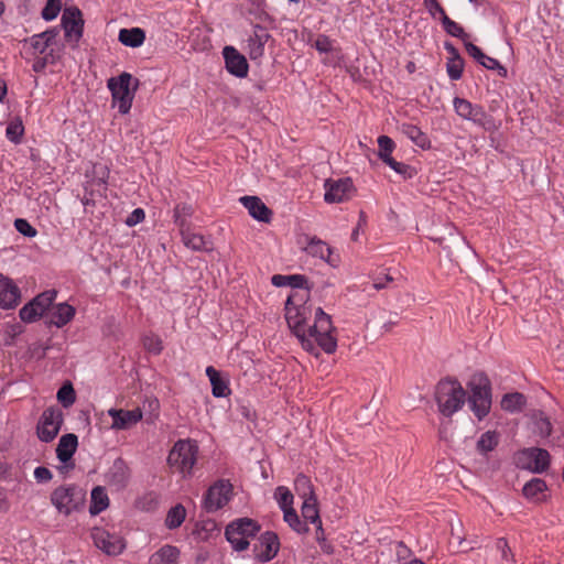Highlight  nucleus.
Returning <instances> with one entry per match:
<instances>
[{"instance_id": "nucleus-20", "label": "nucleus", "mask_w": 564, "mask_h": 564, "mask_svg": "<svg viewBox=\"0 0 564 564\" xmlns=\"http://www.w3.org/2000/svg\"><path fill=\"white\" fill-rule=\"evenodd\" d=\"M56 34L55 30H47L45 32L34 34L30 39L25 40L24 48L26 53L34 57L44 54Z\"/></svg>"}, {"instance_id": "nucleus-4", "label": "nucleus", "mask_w": 564, "mask_h": 564, "mask_svg": "<svg viewBox=\"0 0 564 564\" xmlns=\"http://www.w3.org/2000/svg\"><path fill=\"white\" fill-rule=\"evenodd\" d=\"M470 394L468 403L478 420L488 415L491 408V387L489 379L482 375H474L468 383Z\"/></svg>"}, {"instance_id": "nucleus-30", "label": "nucleus", "mask_w": 564, "mask_h": 564, "mask_svg": "<svg viewBox=\"0 0 564 564\" xmlns=\"http://www.w3.org/2000/svg\"><path fill=\"white\" fill-rule=\"evenodd\" d=\"M301 511H302V517L305 520V523L311 522L313 524H317V529L319 531H323L322 521H321L319 512H318V508H317L316 497L308 498V499L304 500Z\"/></svg>"}, {"instance_id": "nucleus-55", "label": "nucleus", "mask_w": 564, "mask_h": 564, "mask_svg": "<svg viewBox=\"0 0 564 564\" xmlns=\"http://www.w3.org/2000/svg\"><path fill=\"white\" fill-rule=\"evenodd\" d=\"M424 2L432 17H435L436 13H438L441 18L447 15L437 0H424Z\"/></svg>"}, {"instance_id": "nucleus-54", "label": "nucleus", "mask_w": 564, "mask_h": 564, "mask_svg": "<svg viewBox=\"0 0 564 564\" xmlns=\"http://www.w3.org/2000/svg\"><path fill=\"white\" fill-rule=\"evenodd\" d=\"M145 213L142 208H135L127 218L126 224L130 227L143 221Z\"/></svg>"}, {"instance_id": "nucleus-2", "label": "nucleus", "mask_w": 564, "mask_h": 564, "mask_svg": "<svg viewBox=\"0 0 564 564\" xmlns=\"http://www.w3.org/2000/svg\"><path fill=\"white\" fill-rule=\"evenodd\" d=\"M435 399L440 412L445 416H451L465 404L466 391L458 380L448 378L437 383Z\"/></svg>"}, {"instance_id": "nucleus-46", "label": "nucleus", "mask_w": 564, "mask_h": 564, "mask_svg": "<svg viewBox=\"0 0 564 564\" xmlns=\"http://www.w3.org/2000/svg\"><path fill=\"white\" fill-rule=\"evenodd\" d=\"M534 431L542 437H546L552 432V424L549 417L540 412L534 416Z\"/></svg>"}, {"instance_id": "nucleus-43", "label": "nucleus", "mask_w": 564, "mask_h": 564, "mask_svg": "<svg viewBox=\"0 0 564 564\" xmlns=\"http://www.w3.org/2000/svg\"><path fill=\"white\" fill-rule=\"evenodd\" d=\"M142 344L147 351L160 355L163 350V343L159 335L150 333L142 337Z\"/></svg>"}, {"instance_id": "nucleus-3", "label": "nucleus", "mask_w": 564, "mask_h": 564, "mask_svg": "<svg viewBox=\"0 0 564 564\" xmlns=\"http://www.w3.org/2000/svg\"><path fill=\"white\" fill-rule=\"evenodd\" d=\"M198 457V445L191 440L177 441L167 456V463L172 469L188 477L193 474V468Z\"/></svg>"}, {"instance_id": "nucleus-10", "label": "nucleus", "mask_w": 564, "mask_h": 564, "mask_svg": "<svg viewBox=\"0 0 564 564\" xmlns=\"http://www.w3.org/2000/svg\"><path fill=\"white\" fill-rule=\"evenodd\" d=\"M62 25L66 41L76 47L83 36L84 20L82 11L77 7H67L62 14Z\"/></svg>"}, {"instance_id": "nucleus-52", "label": "nucleus", "mask_w": 564, "mask_h": 564, "mask_svg": "<svg viewBox=\"0 0 564 564\" xmlns=\"http://www.w3.org/2000/svg\"><path fill=\"white\" fill-rule=\"evenodd\" d=\"M14 227L21 235L29 238L35 237L37 234L36 229L26 219H15Z\"/></svg>"}, {"instance_id": "nucleus-24", "label": "nucleus", "mask_w": 564, "mask_h": 564, "mask_svg": "<svg viewBox=\"0 0 564 564\" xmlns=\"http://www.w3.org/2000/svg\"><path fill=\"white\" fill-rule=\"evenodd\" d=\"M206 376L212 384V393L216 398H224L230 394L229 382L213 366L206 368Z\"/></svg>"}, {"instance_id": "nucleus-37", "label": "nucleus", "mask_w": 564, "mask_h": 564, "mask_svg": "<svg viewBox=\"0 0 564 564\" xmlns=\"http://www.w3.org/2000/svg\"><path fill=\"white\" fill-rule=\"evenodd\" d=\"M499 443V435L496 431H487L477 442V451L484 455L494 451Z\"/></svg>"}, {"instance_id": "nucleus-28", "label": "nucleus", "mask_w": 564, "mask_h": 564, "mask_svg": "<svg viewBox=\"0 0 564 564\" xmlns=\"http://www.w3.org/2000/svg\"><path fill=\"white\" fill-rule=\"evenodd\" d=\"M178 557L180 550L166 544L150 556L149 564H177Z\"/></svg>"}, {"instance_id": "nucleus-14", "label": "nucleus", "mask_w": 564, "mask_h": 564, "mask_svg": "<svg viewBox=\"0 0 564 564\" xmlns=\"http://www.w3.org/2000/svg\"><path fill=\"white\" fill-rule=\"evenodd\" d=\"M108 415L112 419L111 429L117 431L129 430L138 424L143 417L142 410L140 408H135L133 410L109 409Z\"/></svg>"}, {"instance_id": "nucleus-40", "label": "nucleus", "mask_w": 564, "mask_h": 564, "mask_svg": "<svg viewBox=\"0 0 564 564\" xmlns=\"http://www.w3.org/2000/svg\"><path fill=\"white\" fill-rule=\"evenodd\" d=\"M186 517V510L182 505L171 508L166 514L165 524L169 529L181 527Z\"/></svg>"}, {"instance_id": "nucleus-21", "label": "nucleus", "mask_w": 564, "mask_h": 564, "mask_svg": "<svg viewBox=\"0 0 564 564\" xmlns=\"http://www.w3.org/2000/svg\"><path fill=\"white\" fill-rule=\"evenodd\" d=\"M239 202L252 218L262 223H270L272 210L258 196H242Z\"/></svg>"}, {"instance_id": "nucleus-62", "label": "nucleus", "mask_w": 564, "mask_h": 564, "mask_svg": "<svg viewBox=\"0 0 564 564\" xmlns=\"http://www.w3.org/2000/svg\"><path fill=\"white\" fill-rule=\"evenodd\" d=\"M444 47L447 51V53L451 55L449 58L462 57L459 55L458 50L452 43L445 42Z\"/></svg>"}, {"instance_id": "nucleus-26", "label": "nucleus", "mask_w": 564, "mask_h": 564, "mask_svg": "<svg viewBox=\"0 0 564 564\" xmlns=\"http://www.w3.org/2000/svg\"><path fill=\"white\" fill-rule=\"evenodd\" d=\"M78 445V438L75 434L68 433L59 438L56 447L57 458L62 463H67L75 454Z\"/></svg>"}, {"instance_id": "nucleus-23", "label": "nucleus", "mask_w": 564, "mask_h": 564, "mask_svg": "<svg viewBox=\"0 0 564 564\" xmlns=\"http://www.w3.org/2000/svg\"><path fill=\"white\" fill-rule=\"evenodd\" d=\"M75 313V308L67 303L56 304L50 311V324L62 328L74 318Z\"/></svg>"}, {"instance_id": "nucleus-50", "label": "nucleus", "mask_w": 564, "mask_h": 564, "mask_svg": "<svg viewBox=\"0 0 564 564\" xmlns=\"http://www.w3.org/2000/svg\"><path fill=\"white\" fill-rule=\"evenodd\" d=\"M497 549L500 551L501 561L507 563H514V554L512 553L511 549L508 545V542L506 539L500 538L496 542Z\"/></svg>"}, {"instance_id": "nucleus-36", "label": "nucleus", "mask_w": 564, "mask_h": 564, "mask_svg": "<svg viewBox=\"0 0 564 564\" xmlns=\"http://www.w3.org/2000/svg\"><path fill=\"white\" fill-rule=\"evenodd\" d=\"M525 404V397L522 393H507L501 400V408L509 412L521 411Z\"/></svg>"}, {"instance_id": "nucleus-51", "label": "nucleus", "mask_w": 564, "mask_h": 564, "mask_svg": "<svg viewBox=\"0 0 564 564\" xmlns=\"http://www.w3.org/2000/svg\"><path fill=\"white\" fill-rule=\"evenodd\" d=\"M487 69L498 70V74L502 77L507 76V69L499 63L498 59L484 55V58L479 62Z\"/></svg>"}, {"instance_id": "nucleus-15", "label": "nucleus", "mask_w": 564, "mask_h": 564, "mask_svg": "<svg viewBox=\"0 0 564 564\" xmlns=\"http://www.w3.org/2000/svg\"><path fill=\"white\" fill-rule=\"evenodd\" d=\"M453 106L456 113L463 119L485 126L487 115L481 106L474 105L469 100L459 97L454 98Z\"/></svg>"}, {"instance_id": "nucleus-8", "label": "nucleus", "mask_w": 564, "mask_h": 564, "mask_svg": "<svg viewBox=\"0 0 564 564\" xmlns=\"http://www.w3.org/2000/svg\"><path fill=\"white\" fill-rule=\"evenodd\" d=\"M57 292L55 290L41 293L20 310V318L25 323L37 321L53 304Z\"/></svg>"}, {"instance_id": "nucleus-17", "label": "nucleus", "mask_w": 564, "mask_h": 564, "mask_svg": "<svg viewBox=\"0 0 564 564\" xmlns=\"http://www.w3.org/2000/svg\"><path fill=\"white\" fill-rule=\"evenodd\" d=\"M378 156L380 160L386 163L388 166H390L393 171H395L398 174H405L409 166L404 163L395 161L391 154L393 150L395 149L394 141L388 137V135H380L378 138Z\"/></svg>"}, {"instance_id": "nucleus-58", "label": "nucleus", "mask_w": 564, "mask_h": 564, "mask_svg": "<svg viewBox=\"0 0 564 564\" xmlns=\"http://www.w3.org/2000/svg\"><path fill=\"white\" fill-rule=\"evenodd\" d=\"M289 286L302 289L305 288L307 284V280L304 275L301 274H293L289 275Z\"/></svg>"}, {"instance_id": "nucleus-48", "label": "nucleus", "mask_w": 564, "mask_h": 564, "mask_svg": "<svg viewBox=\"0 0 564 564\" xmlns=\"http://www.w3.org/2000/svg\"><path fill=\"white\" fill-rule=\"evenodd\" d=\"M57 400L65 406H69L75 402V390L70 383H66L57 391Z\"/></svg>"}, {"instance_id": "nucleus-18", "label": "nucleus", "mask_w": 564, "mask_h": 564, "mask_svg": "<svg viewBox=\"0 0 564 564\" xmlns=\"http://www.w3.org/2000/svg\"><path fill=\"white\" fill-rule=\"evenodd\" d=\"M223 55L226 63V69L236 77L242 78L248 74V62L234 46H225Z\"/></svg>"}, {"instance_id": "nucleus-9", "label": "nucleus", "mask_w": 564, "mask_h": 564, "mask_svg": "<svg viewBox=\"0 0 564 564\" xmlns=\"http://www.w3.org/2000/svg\"><path fill=\"white\" fill-rule=\"evenodd\" d=\"M232 495V485L228 480H218L212 485L203 500L204 509L207 512H215L225 507Z\"/></svg>"}, {"instance_id": "nucleus-59", "label": "nucleus", "mask_w": 564, "mask_h": 564, "mask_svg": "<svg viewBox=\"0 0 564 564\" xmlns=\"http://www.w3.org/2000/svg\"><path fill=\"white\" fill-rule=\"evenodd\" d=\"M271 282L275 286H289V275L274 274L271 279Z\"/></svg>"}, {"instance_id": "nucleus-27", "label": "nucleus", "mask_w": 564, "mask_h": 564, "mask_svg": "<svg viewBox=\"0 0 564 564\" xmlns=\"http://www.w3.org/2000/svg\"><path fill=\"white\" fill-rule=\"evenodd\" d=\"M399 130L408 137L416 147L427 150L431 148V141L426 133L419 127L404 122L399 126Z\"/></svg>"}, {"instance_id": "nucleus-31", "label": "nucleus", "mask_w": 564, "mask_h": 564, "mask_svg": "<svg viewBox=\"0 0 564 564\" xmlns=\"http://www.w3.org/2000/svg\"><path fill=\"white\" fill-rule=\"evenodd\" d=\"M545 490V481L541 478H533L523 486L522 494L529 500L541 501Z\"/></svg>"}, {"instance_id": "nucleus-19", "label": "nucleus", "mask_w": 564, "mask_h": 564, "mask_svg": "<svg viewBox=\"0 0 564 564\" xmlns=\"http://www.w3.org/2000/svg\"><path fill=\"white\" fill-rule=\"evenodd\" d=\"M270 34L267 29L257 24L253 28L252 34L247 40V52L251 59H258L264 54V46Z\"/></svg>"}, {"instance_id": "nucleus-35", "label": "nucleus", "mask_w": 564, "mask_h": 564, "mask_svg": "<svg viewBox=\"0 0 564 564\" xmlns=\"http://www.w3.org/2000/svg\"><path fill=\"white\" fill-rule=\"evenodd\" d=\"M193 213L194 208L189 204L180 203L175 206L173 218L180 231L189 228L188 219L192 217Z\"/></svg>"}, {"instance_id": "nucleus-57", "label": "nucleus", "mask_w": 564, "mask_h": 564, "mask_svg": "<svg viewBox=\"0 0 564 564\" xmlns=\"http://www.w3.org/2000/svg\"><path fill=\"white\" fill-rule=\"evenodd\" d=\"M465 48L467 53L475 58L478 63L484 58L485 53L481 51L480 47L473 44L471 42L466 41L465 42Z\"/></svg>"}, {"instance_id": "nucleus-49", "label": "nucleus", "mask_w": 564, "mask_h": 564, "mask_svg": "<svg viewBox=\"0 0 564 564\" xmlns=\"http://www.w3.org/2000/svg\"><path fill=\"white\" fill-rule=\"evenodd\" d=\"M61 11V0H47L42 10V18L46 21L54 20Z\"/></svg>"}, {"instance_id": "nucleus-64", "label": "nucleus", "mask_w": 564, "mask_h": 564, "mask_svg": "<svg viewBox=\"0 0 564 564\" xmlns=\"http://www.w3.org/2000/svg\"><path fill=\"white\" fill-rule=\"evenodd\" d=\"M8 88L3 79H0V102H2L7 96Z\"/></svg>"}, {"instance_id": "nucleus-63", "label": "nucleus", "mask_w": 564, "mask_h": 564, "mask_svg": "<svg viewBox=\"0 0 564 564\" xmlns=\"http://www.w3.org/2000/svg\"><path fill=\"white\" fill-rule=\"evenodd\" d=\"M115 469L117 470L115 473V476L120 474V481H124L126 480V474H124V466H123V464L122 463L115 464Z\"/></svg>"}, {"instance_id": "nucleus-61", "label": "nucleus", "mask_w": 564, "mask_h": 564, "mask_svg": "<svg viewBox=\"0 0 564 564\" xmlns=\"http://www.w3.org/2000/svg\"><path fill=\"white\" fill-rule=\"evenodd\" d=\"M46 66V57H36V61L33 64L34 72H42Z\"/></svg>"}, {"instance_id": "nucleus-7", "label": "nucleus", "mask_w": 564, "mask_h": 564, "mask_svg": "<svg viewBox=\"0 0 564 564\" xmlns=\"http://www.w3.org/2000/svg\"><path fill=\"white\" fill-rule=\"evenodd\" d=\"M63 422L64 417L61 409L54 406L45 409L36 426L39 438L46 443L53 441L57 436Z\"/></svg>"}, {"instance_id": "nucleus-41", "label": "nucleus", "mask_w": 564, "mask_h": 564, "mask_svg": "<svg viewBox=\"0 0 564 564\" xmlns=\"http://www.w3.org/2000/svg\"><path fill=\"white\" fill-rule=\"evenodd\" d=\"M441 22L447 34L460 39L464 41V43L469 37V35L464 31L463 26L448 18V15L442 17Z\"/></svg>"}, {"instance_id": "nucleus-1", "label": "nucleus", "mask_w": 564, "mask_h": 564, "mask_svg": "<svg viewBox=\"0 0 564 564\" xmlns=\"http://www.w3.org/2000/svg\"><path fill=\"white\" fill-rule=\"evenodd\" d=\"M306 311L305 306L294 305L291 296H289L285 303V318L289 327L305 350L317 355V347H319L326 354L334 352L337 340L333 334L334 327L330 316L318 307L315 311L314 324L306 325Z\"/></svg>"}, {"instance_id": "nucleus-39", "label": "nucleus", "mask_w": 564, "mask_h": 564, "mask_svg": "<svg viewBox=\"0 0 564 564\" xmlns=\"http://www.w3.org/2000/svg\"><path fill=\"white\" fill-rule=\"evenodd\" d=\"M232 523L234 525L238 527L239 532H241V534L248 541L260 531V525L254 520L249 518H241L232 521Z\"/></svg>"}, {"instance_id": "nucleus-60", "label": "nucleus", "mask_w": 564, "mask_h": 564, "mask_svg": "<svg viewBox=\"0 0 564 564\" xmlns=\"http://www.w3.org/2000/svg\"><path fill=\"white\" fill-rule=\"evenodd\" d=\"M410 549L403 542L398 543L397 556L399 561L405 560L410 555Z\"/></svg>"}, {"instance_id": "nucleus-12", "label": "nucleus", "mask_w": 564, "mask_h": 564, "mask_svg": "<svg viewBox=\"0 0 564 564\" xmlns=\"http://www.w3.org/2000/svg\"><path fill=\"white\" fill-rule=\"evenodd\" d=\"M324 199L327 203H343L354 194V184L350 178L327 180L325 182Z\"/></svg>"}, {"instance_id": "nucleus-47", "label": "nucleus", "mask_w": 564, "mask_h": 564, "mask_svg": "<svg viewBox=\"0 0 564 564\" xmlns=\"http://www.w3.org/2000/svg\"><path fill=\"white\" fill-rule=\"evenodd\" d=\"M446 70L448 74V77L452 80H458L460 79L464 70V61L462 57H455V58H448V62L446 64Z\"/></svg>"}, {"instance_id": "nucleus-29", "label": "nucleus", "mask_w": 564, "mask_h": 564, "mask_svg": "<svg viewBox=\"0 0 564 564\" xmlns=\"http://www.w3.org/2000/svg\"><path fill=\"white\" fill-rule=\"evenodd\" d=\"M118 40L126 46L139 47L145 41V33L140 28L121 29Z\"/></svg>"}, {"instance_id": "nucleus-16", "label": "nucleus", "mask_w": 564, "mask_h": 564, "mask_svg": "<svg viewBox=\"0 0 564 564\" xmlns=\"http://www.w3.org/2000/svg\"><path fill=\"white\" fill-rule=\"evenodd\" d=\"M21 300V291L15 282L9 276L0 273V307L3 310L14 308Z\"/></svg>"}, {"instance_id": "nucleus-22", "label": "nucleus", "mask_w": 564, "mask_h": 564, "mask_svg": "<svg viewBox=\"0 0 564 564\" xmlns=\"http://www.w3.org/2000/svg\"><path fill=\"white\" fill-rule=\"evenodd\" d=\"M522 455L528 460L525 467L534 473H543L550 465V454L543 448H528L522 452Z\"/></svg>"}, {"instance_id": "nucleus-11", "label": "nucleus", "mask_w": 564, "mask_h": 564, "mask_svg": "<svg viewBox=\"0 0 564 564\" xmlns=\"http://www.w3.org/2000/svg\"><path fill=\"white\" fill-rule=\"evenodd\" d=\"M90 538L95 546L107 555H118L124 550L122 538L102 528H94L90 532Z\"/></svg>"}, {"instance_id": "nucleus-33", "label": "nucleus", "mask_w": 564, "mask_h": 564, "mask_svg": "<svg viewBox=\"0 0 564 564\" xmlns=\"http://www.w3.org/2000/svg\"><path fill=\"white\" fill-rule=\"evenodd\" d=\"M109 506V498L106 490L102 487H96L91 491V502L89 512L93 516L99 514Z\"/></svg>"}, {"instance_id": "nucleus-38", "label": "nucleus", "mask_w": 564, "mask_h": 564, "mask_svg": "<svg viewBox=\"0 0 564 564\" xmlns=\"http://www.w3.org/2000/svg\"><path fill=\"white\" fill-rule=\"evenodd\" d=\"M294 487H295L296 494L303 500H306L308 498H314L315 497L311 479L307 476L303 475V474H300L295 478Z\"/></svg>"}, {"instance_id": "nucleus-34", "label": "nucleus", "mask_w": 564, "mask_h": 564, "mask_svg": "<svg viewBox=\"0 0 564 564\" xmlns=\"http://www.w3.org/2000/svg\"><path fill=\"white\" fill-rule=\"evenodd\" d=\"M228 542L236 551H245L249 546V541L239 532L238 527L230 522L225 530Z\"/></svg>"}, {"instance_id": "nucleus-56", "label": "nucleus", "mask_w": 564, "mask_h": 564, "mask_svg": "<svg viewBox=\"0 0 564 564\" xmlns=\"http://www.w3.org/2000/svg\"><path fill=\"white\" fill-rule=\"evenodd\" d=\"M34 478L39 482H46L53 478V474L48 468L40 466L34 470Z\"/></svg>"}, {"instance_id": "nucleus-45", "label": "nucleus", "mask_w": 564, "mask_h": 564, "mask_svg": "<svg viewBox=\"0 0 564 564\" xmlns=\"http://www.w3.org/2000/svg\"><path fill=\"white\" fill-rule=\"evenodd\" d=\"M274 498L282 510L293 508V495L288 487L279 486L275 489Z\"/></svg>"}, {"instance_id": "nucleus-44", "label": "nucleus", "mask_w": 564, "mask_h": 564, "mask_svg": "<svg viewBox=\"0 0 564 564\" xmlns=\"http://www.w3.org/2000/svg\"><path fill=\"white\" fill-rule=\"evenodd\" d=\"M312 46L321 54L332 53L336 51V41L325 34H318L312 43Z\"/></svg>"}, {"instance_id": "nucleus-25", "label": "nucleus", "mask_w": 564, "mask_h": 564, "mask_svg": "<svg viewBox=\"0 0 564 564\" xmlns=\"http://www.w3.org/2000/svg\"><path fill=\"white\" fill-rule=\"evenodd\" d=\"M305 251L312 257L319 258L325 260L327 263L335 265V259H333V250L332 248L323 240L313 237L310 238Z\"/></svg>"}, {"instance_id": "nucleus-42", "label": "nucleus", "mask_w": 564, "mask_h": 564, "mask_svg": "<svg viewBox=\"0 0 564 564\" xmlns=\"http://www.w3.org/2000/svg\"><path fill=\"white\" fill-rule=\"evenodd\" d=\"M284 521L297 533H305L308 531L307 524L299 518L294 508L283 510Z\"/></svg>"}, {"instance_id": "nucleus-13", "label": "nucleus", "mask_w": 564, "mask_h": 564, "mask_svg": "<svg viewBox=\"0 0 564 564\" xmlns=\"http://www.w3.org/2000/svg\"><path fill=\"white\" fill-rule=\"evenodd\" d=\"M280 542L275 533L267 531L260 535L253 545L256 558L261 562L271 561L279 552Z\"/></svg>"}, {"instance_id": "nucleus-32", "label": "nucleus", "mask_w": 564, "mask_h": 564, "mask_svg": "<svg viewBox=\"0 0 564 564\" xmlns=\"http://www.w3.org/2000/svg\"><path fill=\"white\" fill-rule=\"evenodd\" d=\"M180 234L182 236L183 243L187 248H189L194 251L208 250L207 242L202 235L192 232L189 228L181 230Z\"/></svg>"}, {"instance_id": "nucleus-6", "label": "nucleus", "mask_w": 564, "mask_h": 564, "mask_svg": "<svg viewBox=\"0 0 564 564\" xmlns=\"http://www.w3.org/2000/svg\"><path fill=\"white\" fill-rule=\"evenodd\" d=\"M132 80V75L123 72L118 77H111L107 82V86L111 91L112 101L118 106L119 112L123 115L130 111L134 98V90L139 86V80L134 79V86L131 88Z\"/></svg>"}, {"instance_id": "nucleus-5", "label": "nucleus", "mask_w": 564, "mask_h": 564, "mask_svg": "<svg viewBox=\"0 0 564 564\" xmlns=\"http://www.w3.org/2000/svg\"><path fill=\"white\" fill-rule=\"evenodd\" d=\"M86 501V491L77 485H62L51 494V503L64 516L80 510Z\"/></svg>"}, {"instance_id": "nucleus-53", "label": "nucleus", "mask_w": 564, "mask_h": 564, "mask_svg": "<svg viewBox=\"0 0 564 564\" xmlns=\"http://www.w3.org/2000/svg\"><path fill=\"white\" fill-rule=\"evenodd\" d=\"M7 138L14 142L19 143L20 139L23 134V127L21 123H10L6 129Z\"/></svg>"}]
</instances>
